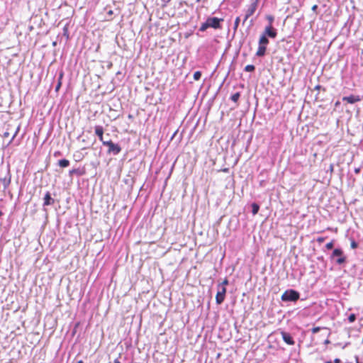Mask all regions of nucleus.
Returning <instances> with one entry per match:
<instances>
[{"mask_svg":"<svg viewBox=\"0 0 363 363\" xmlns=\"http://www.w3.org/2000/svg\"><path fill=\"white\" fill-rule=\"evenodd\" d=\"M300 298V293L294 289H287L281 295L284 302H296Z\"/></svg>","mask_w":363,"mask_h":363,"instance_id":"obj_1","label":"nucleus"},{"mask_svg":"<svg viewBox=\"0 0 363 363\" xmlns=\"http://www.w3.org/2000/svg\"><path fill=\"white\" fill-rule=\"evenodd\" d=\"M103 145L108 147L107 154L117 155L121 152V147L118 143H114L112 140L103 141Z\"/></svg>","mask_w":363,"mask_h":363,"instance_id":"obj_2","label":"nucleus"},{"mask_svg":"<svg viewBox=\"0 0 363 363\" xmlns=\"http://www.w3.org/2000/svg\"><path fill=\"white\" fill-rule=\"evenodd\" d=\"M330 259L335 260L338 265H342L346 262L347 257L344 255V252L340 248H335L330 255Z\"/></svg>","mask_w":363,"mask_h":363,"instance_id":"obj_3","label":"nucleus"},{"mask_svg":"<svg viewBox=\"0 0 363 363\" xmlns=\"http://www.w3.org/2000/svg\"><path fill=\"white\" fill-rule=\"evenodd\" d=\"M259 0H252L251 4L249 6L248 9L246 11V13L242 22V24L244 25L245 21L251 16H252L258 6Z\"/></svg>","mask_w":363,"mask_h":363,"instance_id":"obj_4","label":"nucleus"},{"mask_svg":"<svg viewBox=\"0 0 363 363\" xmlns=\"http://www.w3.org/2000/svg\"><path fill=\"white\" fill-rule=\"evenodd\" d=\"M223 21V18H218L217 17H208L206 19V21L208 23L209 28H213L214 29L220 28V22Z\"/></svg>","mask_w":363,"mask_h":363,"instance_id":"obj_5","label":"nucleus"},{"mask_svg":"<svg viewBox=\"0 0 363 363\" xmlns=\"http://www.w3.org/2000/svg\"><path fill=\"white\" fill-rule=\"evenodd\" d=\"M266 37L275 38L277 35V30L273 28L272 25H268L265 27L263 33Z\"/></svg>","mask_w":363,"mask_h":363,"instance_id":"obj_6","label":"nucleus"},{"mask_svg":"<svg viewBox=\"0 0 363 363\" xmlns=\"http://www.w3.org/2000/svg\"><path fill=\"white\" fill-rule=\"evenodd\" d=\"M226 289L222 286L221 289H218L217 294L216 296V302L218 305L221 304L225 298Z\"/></svg>","mask_w":363,"mask_h":363,"instance_id":"obj_7","label":"nucleus"},{"mask_svg":"<svg viewBox=\"0 0 363 363\" xmlns=\"http://www.w3.org/2000/svg\"><path fill=\"white\" fill-rule=\"evenodd\" d=\"M281 335L282 337L283 340L284 342H286L289 345H294L295 344V341L294 340V337L291 336V335L289 333H287L286 331L281 330L280 332Z\"/></svg>","mask_w":363,"mask_h":363,"instance_id":"obj_8","label":"nucleus"},{"mask_svg":"<svg viewBox=\"0 0 363 363\" xmlns=\"http://www.w3.org/2000/svg\"><path fill=\"white\" fill-rule=\"evenodd\" d=\"M55 202V200L51 196L50 193L49 191H47L43 197V206L45 207L48 206L53 205Z\"/></svg>","mask_w":363,"mask_h":363,"instance_id":"obj_9","label":"nucleus"},{"mask_svg":"<svg viewBox=\"0 0 363 363\" xmlns=\"http://www.w3.org/2000/svg\"><path fill=\"white\" fill-rule=\"evenodd\" d=\"M362 98L359 95H350L342 97V101H347L349 104H353L356 102L360 101Z\"/></svg>","mask_w":363,"mask_h":363,"instance_id":"obj_10","label":"nucleus"},{"mask_svg":"<svg viewBox=\"0 0 363 363\" xmlns=\"http://www.w3.org/2000/svg\"><path fill=\"white\" fill-rule=\"evenodd\" d=\"M11 176L10 171L9 170L4 178H1L0 181L2 183L4 188L6 189L9 187L11 184Z\"/></svg>","mask_w":363,"mask_h":363,"instance_id":"obj_11","label":"nucleus"},{"mask_svg":"<svg viewBox=\"0 0 363 363\" xmlns=\"http://www.w3.org/2000/svg\"><path fill=\"white\" fill-rule=\"evenodd\" d=\"M94 130L95 134L99 137V139L103 143V141H105L103 138L104 128L101 125H96Z\"/></svg>","mask_w":363,"mask_h":363,"instance_id":"obj_12","label":"nucleus"},{"mask_svg":"<svg viewBox=\"0 0 363 363\" xmlns=\"http://www.w3.org/2000/svg\"><path fill=\"white\" fill-rule=\"evenodd\" d=\"M269 43V41L268 38L266 37L264 34H262L259 40V45L267 47Z\"/></svg>","mask_w":363,"mask_h":363,"instance_id":"obj_13","label":"nucleus"},{"mask_svg":"<svg viewBox=\"0 0 363 363\" xmlns=\"http://www.w3.org/2000/svg\"><path fill=\"white\" fill-rule=\"evenodd\" d=\"M266 50L267 47L259 45L256 55L257 57H263L266 53Z\"/></svg>","mask_w":363,"mask_h":363,"instance_id":"obj_14","label":"nucleus"},{"mask_svg":"<svg viewBox=\"0 0 363 363\" xmlns=\"http://www.w3.org/2000/svg\"><path fill=\"white\" fill-rule=\"evenodd\" d=\"M58 165L60 167L65 168L67 167L69 165V161L67 159H62L58 161Z\"/></svg>","mask_w":363,"mask_h":363,"instance_id":"obj_15","label":"nucleus"},{"mask_svg":"<svg viewBox=\"0 0 363 363\" xmlns=\"http://www.w3.org/2000/svg\"><path fill=\"white\" fill-rule=\"evenodd\" d=\"M251 207L252 214L256 215L259 210V206L257 203H252Z\"/></svg>","mask_w":363,"mask_h":363,"instance_id":"obj_16","label":"nucleus"},{"mask_svg":"<svg viewBox=\"0 0 363 363\" xmlns=\"http://www.w3.org/2000/svg\"><path fill=\"white\" fill-rule=\"evenodd\" d=\"M82 172L79 169H72L69 172V176H72L74 174L82 175Z\"/></svg>","mask_w":363,"mask_h":363,"instance_id":"obj_17","label":"nucleus"},{"mask_svg":"<svg viewBox=\"0 0 363 363\" xmlns=\"http://www.w3.org/2000/svg\"><path fill=\"white\" fill-rule=\"evenodd\" d=\"M240 97V92H236L235 94H233L231 96H230V99L235 102V103H237L239 100Z\"/></svg>","mask_w":363,"mask_h":363,"instance_id":"obj_18","label":"nucleus"},{"mask_svg":"<svg viewBox=\"0 0 363 363\" xmlns=\"http://www.w3.org/2000/svg\"><path fill=\"white\" fill-rule=\"evenodd\" d=\"M240 21V17H237L235 18V20L234 26H233V31H234V33H235L237 31L238 28L239 26Z\"/></svg>","mask_w":363,"mask_h":363,"instance_id":"obj_19","label":"nucleus"},{"mask_svg":"<svg viewBox=\"0 0 363 363\" xmlns=\"http://www.w3.org/2000/svg\"><path fill=\"white\" fill-rule=\"evenodd\" d=\"M255 70V67L253 65H247L245 67V71L248 72H252Z\"/></svg>","mask_w":363,"mask_h":363,"instance_id":"obj_20","label":"nucleus"},{"mask_svg":"<svg viewBox=\"0 0 363 363\" xmlns=\"http://www.w3.org/2000/svg\"><path fill=\"white\" fill-rule=\"evenodd\" d=\"M209 28V26H208V22L206 21V22L203 23L199 28V31H201V32H203L205 31L207 28Z\"/></svg>","mask_w":363,"mask_h":363,"instance_id":"obj_21","label":"nucleus"},{"mask_svg":"<svg viewBox=\"0 0 363 363\" xmlns=\"http://www.w3.org/2000/svg\"><path fill=\"white\" fill-rule=\"evenodd\" d=\"M201 77V72L200 71H196L194 74V79L198 81Z\"/></svg>","mask_w":363,"mask_h":363,"instance_id":"obj_22","label":"nucleus"},{"mask_svg":"<svg viewBox=\"0 0 363 363\" xmlns=\"http://www.w3.org/2000/svg\"><path fill=\"white\" fill-rule=\"evenodd\" d=\"M62 74H60V79H59V80H58L57 84V85H56V86H55V91H59V89H60V87H61V85H62L61 79H62Z\"/></svg>","mask_w":363,"mask_h":363,"instance_id":"obj_23","label":"nucleus"},{"mask_svg":"<svg viewBox=\"0 0 363 363\" xmlns=\"http://www.w3.org/2000/svg\"><path fill=\"white\" fill-rule=\"evenodd\" d=\"M229 284V281L227 278H225L223 281L218 285V289H221L222 286H224L228 285Z\"/></svg>","mask_w":363,"mask_h":363,"instance_id":"obj_24","label":"nucleus"},{"mask_svg":"<svg viewBox=\"0 0 363 363\" xmlns=\"http://www.w3.org/2000/svg\"><path fill=\"white\" fill-rule=\"evenodd\" d=\"M356 320V315L354 313H351L348 317V320L350 323H353Z\"/></svg>","mask_w":363,"mask_h":363,"instance_id":"obj_25","label":"nucleus"},{"mask_svg":"<svg viewBox=\"0 0 363 363\" xmlns=\"http://www.w3.org/2000/svg\"><path fill=\"white\" fill-rule=\"evenodd\" d=\"M266 18L269 21V25H272V23L274 22V18L273 16L268 15L267 16Z\"/></svg>","mask_w":363,"mask_h":363,"instance_id":"obj_26","label":"nucleus"},{"mask_svg":"<svg viewBox=\"0 0 363 363\" xmlns=\"http://www.w3.org/2000/svg\"><path fill=\"white\" fill-rule=\"evenodd\" d=\"M325 363H342V361L339 358H335L334 360L326 361Z\"/></svg>","mask_w":363,"mask_h":363,"instance_id":"obj_27","label":"nucleus"},{"mask_svg":"<svg viewBox=\"0 0 363 363\" xmlns=\"http://www.w3.org/2000/svg\"><path fill=\"white\" fill-rule=\"evenodd\" d=\"M333 247H334V242H333V241H331V242H330L327 243V244H326V245H325V247H326L328 250H331V249H333Z\"/></svg>","mask_w":363,"mask_h":363,"instance_id":"obj_28","label":"nucleus"},{"mask_svg":"<svg viewBox=\"0 0 363 363\" xmlns=\"http://www.w3.org/2000/svg\"><path fill=\"white\" fill-rule=\"evenodd\" d=\"M19 129H20V127L18 126V127L17 128V129H16V132L14 133V134H13V137L11 138V140H10L9 143H11L13 140V139L16 138V136L17 135V134H18V131H19Z\"/></svg>","mask_w":363,"mask_h":363,"instance_id":"obj_29","label":"nucleus"},{"mask_svg":"<svg viewBox=\"0 0 363 363\" xmlns=\"http://www.w3.org/2000/svg\"><path fill=\"white\" fill-rule=\"evenodd\" d=\"M320 329L321 328L320 327H315V328H312L311 331L313 334H315V333H318L320 330Z\"/></svg>","mask_w":363,"mask_h":363,"instance_id":"obj_30","label":"nucleus"},{"mask_svg":"<svg viewBox=\"0 0 363 363\" xmlns=\"http://www.w3.org/2000/svg\"><path fill=\"white\" fill-rule=\"evenodd\" d=\"M351 247L352 249H354V248L357 247V243L355 241H354V240L352 241V242H351Z\"/></svg>","mask_w":363,"mask_h":363,"instance_id":"obj_31","label":"nucleus"},{"mask_svg":"<svg viewBox=\"0 0 363 363\" xmlns=\"http://www.w3.org/2000/svg\"><path fill=\"white\" fill-rule=\"evenodd\" d=\"M62 155L61 152L60 151H56L54 152V157H58V156H60Z\"/></svg>","mask_w":363,"mask_h":363,"instance_id":"obj_32","label":"nucleus"},{"mask_svg":"<svg viewBox=\"0 0 363 363\" xmlns=\"http://www.w3.org/2000/svg\"><path fill=\"white\" fill-rule=\"evenodd\" d=\"M113 14V11L112 10H109L107 11V15L108 17H111V16Z\"/></svg>","mask_w":363,"mask_h":363,"instance_id":"obj_33","label":"nucleus"},{"mask_svg":"<svg viewBox=\"0 0 363 363\" xmlns=\"http://www.w3.org/2000/svg\"><path fill=\"white\" fill-rule=\"evenodd\" d=\"M318 8V6H317V5H313V6H312V9H312V11H314L315 13H316V11H317Z\"/></svg>","mask_w":363,"mask_h":363,"instance_id":"obj_34","label":"nucleus"},{"mask_svg":"<svg viewBox=\"0 0 363 363\" xmlns=\"http://www.w3.org/2000/svg\"><path fill=\"white\" fill-rule=\"evenodd\" d=\"M177 133H178V130H177L173 133V135H172V137H171V138H170V140H173V138L176 136V135L177 134Z\"/></svg>","mask_w":363,"mask_h":363,"instance_id":"obj_35","label":"nucleus"},{"mask_svg":"<svg viewBox=\"0 0 363 363\" xmlns=\"http://www.w3.org/2000/svg\"><path fill=\"white\" fill-rule=\"evenodd\" d=\"M360 171H361V169L359 167L354 169L355 174H359L360 172Z\"/></svg>","mask_w":363,"mask_h":363,"instance_id":"obj_36","label":"nucleus"},{"mask_svg":"<svg viewBox=\"0 0 363 363\" xmlns=\"http://www.w3.org/2000/svg\"><path fill=\"white\" fill-rule=\"evenodd\" d=\"M317 241H318V242H323L324 241V238H318L317 239Z\"/></svg>","mask_w":363,"mask_h":363,"instance_id":"obj_37","label":"nucleus"},{"mask_svg":"<svg viewBox=\"0 0 363 363\" xmlns=\"http://www.w3.org/2000/svg\"><path fill=\"white\" fill-rule=\"evenodd\" d=\"M330 341L328 339L325 340V342H324V344H325V345H328V344H330Z\"/></svg>","mask_w":363,"mask_h":363,"instance_id":"obj_38","label":"nucleus"},{"mask_svg":"<svg viewBox=\"0 0 363 363\" xmlns=\"http://www.w3.org/2000/svg\"><path fill=\"white\" fill-rule=\"evenodd\" d=\"M350 345V342H347L345 343L343 346H342V349H345L347 345Z\"/></svg>","mask_w":363,"mask_h":363,"instance_id":"obj_39","label":"nucleus"},{"mask_svg":"<svg viewBox=\"0 0 363 363\" xmlns=\"http://www.w3.org/2000/svg\"><path fill=\"white\" fill-rule=\"evenodd\" d=\"M113 363H121L118 359H116L114 361H113Z\"/></svg>","mask_w":363,"mask_h":363,"instance_id":"obj_40","label":"nucleus"},{"mask_svg":"<svg viewBox=\"0 0 363 363\" xmlns=\"http://www.w3.org/2000/svg\"><path fill=\"white\" fill-rule=\"evenodd\" d=\"M9 133L8 132L4 133V137H9Z\"/></svg>","mask_w":363,"mask_h":363,"instance_id":"obj_41","label":"nucleus"},{"mask_svg":"<svg viewBox=\"0 0 363 363\" xmlns=\"http://www.w3.org/2000/svg\"><path fill=\"white\" fill-rule=\"evenodd\" d=\"M64 32H65V33H64V34H65V35H66V34H67V28H66V27H65V28H64Z\"/></svg>","mask_w":363,"mask_h":363,"instance_id":"obj_42","label":"nucleus"},{"mask_svg":"<svg viewBox=\"0 0 363 363\" xmlns=\"http://www.w3.org/2000/svg\"><path fill=\"white\" fill-rule=\"evenodd\" d=\"M164 2H166V3H168L171 0H162Z\"/></svg>","mask_w":363,"mask_h":363,"instance_id":"obj_43","label":"nucleus"},{"mask_svg":"<svg viewBox=\"0 0 363 363\" xmlns=\"http://www.w3.org/2000/svg\"><path fill=\"white\" fill-rule=\"evenodd\" d=\"M77 363H84V362L82 360H79L77 362Z\"/></svg>","mask_w":363,"mask_h":363,"instance_id":"obj_44","label":"nucleus"},{"mask_svg":"<svg viewBox=\"0 0 363 363\" xmlns=\"http://www.w3.org/2000/svg\"><path fill=\"white\" fill-rule=\"evenodd\" d=\"M3 215L2 211H0V217Z\"/></svg>","mask_w":363,"mask_h":363,"instance_id":"obj_45","label":"nucleus"},{"mask_svg":"<svg viewBox=\"0 0 363 363\" xmlns=\"http://www.w3.org/2000/svg\"><path fill=\"white\" fill-rule=\"evenodd\" d=\"M112 66V63H110V65H108V67H111Z\"/></svg>","mask_w":363,"mask_h":363,"instance_id":"obj_46","label":"nucleus"},{"mask_svg":"<svg viewBox=\"0 0 363 363\" xmlns=\"http://www.w3.org/2000/svg\"><path fill=\"white\" fill-rule=\"evenodd\" d=\"M319 88H320V86H319V85L316 86V89H319Z\"/></svg>","mask_w":363,"mask_h":363,"instance_id":"obj_47","label":"nucleus"}]
</instances>
